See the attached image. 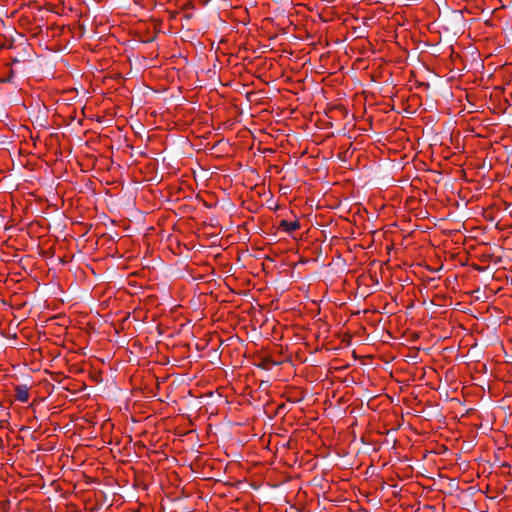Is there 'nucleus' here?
<instances>
[{
	"instance_id": "7ed1b4c3",
	"label": "nucleus",
	"mask_w": 512,
	"mask_h": 512,
	"mask_svg": "<svg viewBox=\"0 0 512 512\" xmlns=\"http://www.w3.org/2000/svg\"><path fill=\"white\" fill-rule=\"evenodd\" d=\"M275 365H278L277 362L275 361H272L270 358H265L263 359V361L258 365V367H260L261 369H264V370H269L271 369L273 366Z\"/></svg>"
},
{
	"instance_id": "f03ea898",
	"label": "nucleus",
	"mask_w": 512,
	"mask_h": 512,
	"mask_svg": "<svg viewBox=\"0 0 512 512\" xmlns=\"http://www.w3.org/2000/svg\"><path fill=\"white\" fill-rule=\"evenodd\" d=\"M280 227L284 228L285 231H287V232H292V231H295L296 229H298L300 227V224L298 221L290 222L287 220H282L280 222Z\"/></svg>"
},
{
	"instance_id": "f257e3e1",
	"label": "nucleus",
	"mask_w": 512,
	"mask_h": 512,
	"mask_svg": "<svg viewBox=\"0 0 512 512\" xmlns=\"http://www.w3.org/2000/svg\"><path fill=\"white\" fill-rule=\"evenodd\" d=\"M15 397L18 401L27 402L29 398V388L27 385H17L15 387Z\"/></svg>"
},
{
	"instance_id": "20e7f679",
	"label": "nucleus",
	"mask_w": 512,
	"mask_h": 512,
	"mask_svg": "<svg viewBox=\"0 0 512 512\" xmlns=\"http://www.w3.org/2000/svg\"><path fill=\"white\" fill-rule=\"evenodd\" d=\"M269 385H270V384H269V381H265V380H263V381H261V382H260L259 388H260V389H262V390H264V389H266L267 387H269Z\"/></svg>"
}]
</instances>
